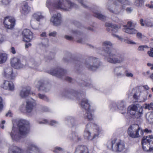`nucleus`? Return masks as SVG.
Returning a JSON list of instances; mask_svg holds the SVG:
<instances>
[{"mask_svg":"<svg viewBox=\"0 0 153 153\" xmlns=\"http://www.w3.org/2000/svg\"><path fill=\"white\" fill-rule=\"evenodd\" d=\"M61 95L62 97L71 100H74L75 98L78 100V97H80L79 99L83 98L81 101V105L82 108L85 110L83 117L88 121H91L93 119V116L90 112V105L88 101L85 98H83L85 95V92H82L79 93L71 89L64 91Z\"/></svg>","mask_w":153,"mask_h":153,"instance_id":"nucleus-1","label":"nucleus"},{"mask_svg":"<svg viewBox=\"0 0 153 153\" xmlns=\"http://www.w3.org/2000/svg\"><path fill=\"white\" fill-rule=\"evenodd\" d=\"M102 55L108 62L112 64H121L125 60L124 54L120 53L119 51L115 49L111 48L108 46H112L113 44L110 41H106L102 43Z\"/></svg>","mask_w":153,"mask_h":153,"instance_id":"nucleus-2","label":"nucleus"},{"mask_svg":"<svg viewBox=\"0 0 153 153\" xmlns=\"http://www.w3.org/2000/svg\"><path fill=\"white\" fill-rule=\"evenodd\" d=\"M17 124V128L13 123L11 131L9 133L13 141L19 142L29 133V123L27 120L22 119L18 120Z\"/></svg>","mask_w":153,"mask_h":153,"instance_id":"nucleus-3","label":"nucleus"},{"mask_svg":"<svg viewBox=\"0 0 153 153\" xmlns=\"http://www.w3.org/2000/svg\"><path fill=\"white\" fill-rule=\"evenodd\" d=\"M46 5L49 8L52 6L55 9L65 11H69L73 7H78L77 4L71 2L70 0H53L52 2L47 1Z\"/></svg>","mask_w":153,"mask_h":153,"instance_id":"nucleus-4","label":"nucleus"},{"mask_svg":"<svg viewBox=\"0 0 153 153\" xmlns=\"http://www.w3.org/2000/svg\"><path fill=\"white\" fill-rule=\"evenodd\" d=\"M101 130V128L92 123H88L86 126L84 131V137L86 139L91 140L98 137L99 133Z\"/></svg>","mask_w":153,"mask_h":153,"instance_id":"nucleus-5","label":"nucleus"},{"mask_svg":"<svg viewBox=\"0 0 153 153\" xmlns=\"http://www.w3.org/2000/svg\"><path fill=\"white\" fill-rule=\"evenodd\" d=\"M84 65L85 67L89 70L94 71L100 67L102 63L99 59L91 56L85 59Z\"/></svg>","mask_w":153,"mask_h":153,"instance_id":"nucleus-6","label":"nucleus"},{"mask_svg":"<svg viewBox=\"0 0 153 153\" xmlns=\"http://www.w3.org/2000/svg\"><path fill=\"white\" fill-rule=\"evenodd\" d=\"M117 140L114 139L108 141L107 143V147L111 151L117 153L121 152L125 149L124 143L123 142H116Z\"/></svg>","mask_w":153,"mask_h":153,"instance_id":"nucleus-7","label":"nucleus"},{"mask_svg":"<svg viewBox=\"0 0 153 153\" xmlns=\"http://www.w3.org/2000/svg\"><path fill=\"white\" fill-rule=\"evenodd\" d=\"M143 89V87L140 86L133 89L134 93L133 95V98L136 100L135 102H142L146 100L147 93L146 91H144L142 92V91Z\"/></svg>","mask_w":153,"mask_h":153,"instance_id":"nucleus-8","label":"nucleus"},{"mask_svg":"<svg viewBox=\"0 0 153 153\" xmlns=\"http://www.w3.org/2000/svg\"><path fill=\"white\" fill-rule=\"evenodd\" d=\"M128 133L130 137L136 138L143 135V131L138 125L133 124L128 128Z\"/></svg>","mask_w":153,"mask_h":153,"instance_id":"nucleus-9","label":"nucleus"},{"mask_svg":"<svg viewBox=\"0 0 153 153\" xmlns=\"http://www.w3.org/2000/svg\"><path fill=\"white\" fill-rule=\"evenodd\" d=\"M143 149L146 152L153 151V136L152 135L144 136L142 140Z\"/></svg>","mask_w":153,"mask_h":153,"instance_id":"nucleus-10","label":"nucleus"},{"mask_svg":"<svg viewBox=\"0 0 153 153\" xmlns=\"http://www.w3.org/2000/svg\"><path fill=\"white\" fill-rule=\"evenodd\" d=\"M143 109L141 107L138 110V108L136 105L130 106L128 108V112L131 115L132 117L136 119H138L142 116Z\"/></svg>","mask_w":153,"mask_h":153,"instance_id":"nucleus-11","label":"nucleus"},{"mask_svg":"<svg viewBox=\"0 0 153 153\" xmlns=\"http://www.w3.org/2000/svg\"><path fill=\"white\" fill-rule=\"evenodd\" d=\"M107 6L110 12L117 14L120 13L125 8V7L123 5L116 1L114 2L113 4L110 5L108 4Z\"/></svg>","mask_w":153,"mask_h":153,"instance_id":"nucleus-12","label":"nucleus"},{"mask_svg":"<svg viewBox=\"0 0 153 153\" xmlns=\"http://www.w3.org/2000/svg\"><path fill=\"white\" fill-rule=\"evenodd\" d=\"M66 72V70H64L62 68L58 67L56 68L51 69L48 71V73L51 75L61 78Z\"/></svg>","mask_w":153,"mask_h":153,"instance_id":"nucleus-13","label":"nucleus"},{"mask_svg":"<svg viewBox=\"0 0 153 153\" xmlns=\"http://www.w3.org/2000/svg\"><path fill=\"white\" fill-rule=\"evenodd\" d=\"M3 23L6 28L11 29L15 25V19L14 18L6 17L4 19Z\"/></svg>","mask_w":153,"mask_h":153,"instance_id":"nucleus-14","label":"nucleus"},{"mask_svg":"<svg viewBox=\"0 0 153 153\" xmlns=\"http://www.w3.org/2000/svg\"><path fill=\"white\" fill-rule=\"evenodd\" d=\"M11 66L15 69H18L25 67V65L22 63L20 59L16 57L11 59L10 61Z\"/></svg>","mask_w":153,"mask_h":153,"instance_id":"nucleus-15","label":"nucleus"},{"mask_svg":"<svg viewBox=\"0 0 153 153\" xmlns=\"http://www.w3.org/2000/svg\"><path fill=\"white\" fill-rule=\"evenodd\" d=\"M23 41L28 42H30L33 38L32 33L28 29H25L22 32Z\"/></svg>","mask_w":153,"mask_h":153,"instance_id":"nucleus-16","label":"nucleus"},{"mask_svg":"<svg viewBox=\"0 0 153 153\" xmlns=\"http://www.w3.org/2000/svg\"><path fill=\"white\" fill-rule=\"evenodd\" d=\"M100 8L98 7L95 6L92 10L93 12L94 13L95 17L102 21H105L106 19V17L100 13Z\"/></svg>","mask_w":153,"mask_h":153,"instance_id":"nucleus-17","label":"nucleus"},{"mask_svg":"<svg viewBox=\"0 0 153 153\" xmlns=\"http://www.w3.org/2000/svg\"><path fill=\"white\" fill-rule=\"evenodd\" d=\"M36 87L38 90L43 91L46 92L48 91L50 89V85L49 84H45L42 80H40L38 81L36 85Z\"/></svg>","mask_w":153,"mask_h":153,"instance_id":"nucleus-18","label":"nucleus"},{"mask_svg":"<svg viewBox=\"0 0 153 153\" xmlns=\"http://www.w3.org/2000/svg\"><path fill=\"white\" fill-rule=\"evenodd\" d=\"M132 26V23L131 22H128L127 23V25L124 26V27L126 28L123 29V31L129 34H135L137 32V30L133 28H131Z\"/></svg>","mask_w":153,"mask_h":153,"instance_id":"nucleus-19","label":"nucleus"},{"mask_svg":"<svg viewBox=\"0 0 153 153\" xmlns=\"http://www.w3.org/2000/svg\"><path fill=\"white\" fill-rule=\"evenodd\" d=\"M36 105V101L30 98L27 100L26 105V109L27 112L28 113L31 112Z\"/></svg>","mask_w":153,"mask_h":153,"instance_id":"nucleus-20","label":"nucleus"},{"mask_svg":"<svg viewBox=\"0 0 153 153\" xmlns=\"http://www.w3.org/2000/svg\"><path fill=\"white\" fill-rule=\"evenodd\" d=\"M61 16L60 13H57L51 17V22L54 26H57L61 22Z\"/></svg>","mask_w":153,"mask_h":153,"instance_id":"nucleus-21","label":"nucleus"},{"mask_svg":"<svg viewBox=\"0 0 153 153\" xmlns=\"http://www.w3.org/2000/svg\"><path fill=\"white\" fill-rule=\"evenodd\" d=\"M3 75L4 77L9 79H13L15 77V76L13 73V69L10 67L4 69Z\"/></svg>","mask_w":153,"mask_h":153,"instance_id":"nucleus-22","label":"nucleus"},{"mask_svg":"<svg viewBox=\"0 0 153 153\" xmlns=\"http://www.w3.org/2000/svg\"><path fill=\"white\" fill-rule=\"evenodd\" d=\"M125 70L122 66H119L114 68L113 72L117 76L123 77L125 76Z\"/></svg>","mask_w":153,"mask_h":153,"instance_id":"nucleus-23","label":"nucleus"},{"mask_svg":"<svg viewBox=\"0 0 153 153\" xmlns=\"http://www.w3.org/2000/svg\"><path fill=\"white\" fill-rule=\"evenodd\" d=\"M26 153H39L40 149L33 143L30 144L27 147Z\"/></svg>","mask_w":153,"mask_h":153,"instance_id":"nucleus-24","label":"nucleus"},{"mask_svg":"<svg viewBox=\"0 0 153 153\" xmlns=\"http://www.w3.org/2000/svg\"><path fill=\"white\" fill-rule=\"evenodd\" d=\"M1 87L5 89L11 91L14 90V86L13 83L8 81L4 80L1 85Z\"/></svg>","mask_w":153,"mask_h":153,"instance_id":"nucleus-25","label":"nucleus"},{"mask_svg":"<svg viewBox=\"0 0 153 153\" xmlns=\"http://www.w3.org/2000/svg\"><path fill=\"white\" fill-rule=\"evenodd\" d=\"M74 153H90L89 150L86 146L79 145L76 148Z\"/></svg>","mask_w":153,"mask_h":153,"instance_id":"nucleus-26","label":"nucleus"},{"mask_svg":"<svg viewBox=\"0 0 153 153\" xmlns=\"http://www.w3.org/2000/svg\"><path fill=\"white\" fill-rule=\"evenodd\" d=\"M40 64V62H37L34 59H31L27 64L25 65V68H36Z\"/></svg>","mask_w":153,"mask_h":153,"instance_id":"nucleus-27","label":"nucleus"},{"mask_svg":"<svg viewBox=\"0 0 153 153\" xmlns=\"http://www.w3.org/2000/svg\"><path fill=\"white\" fill-rule=\"evenodd\" d=\"M117 108L122 114H124L126 113V108L124 101L122 100L117 102Z\"/></svg>","mask_w":153,"mask_h":153,"instance_id":"nucleus-28","label":"nucleus"},{"mask_svg":"<svg viewBox=\"0 0 153 153\" xmlns=\"http://www.w3.org/2000/svg\"><path fill=\"white\" fill-rule=\"evenodd\" d=\"M21 149L15 146H11L9 148L8 153H22Z\"/></svg>","mask_w":153,"mask_h":153,"instance_id":"nucleus-29","label":"nucleus"},{"mask_svg":"<svg viewBox=\"0 0 153 153\" xmlns=\"http://www.w3.org/2000/svg\"><path fill=\"white\" fill-rule=\"evenodd\" d=\"M31 11V7L27 3H24L22 7V13L24 15H26Z\"/></svg>","mask_w":153,"mask_h":153,"instance_id":"nucleus-30","label":"nucleus"},{"mask_svg":"<svg viewBox=\"0 0 153 153\" xmlns=\"http://www.w3.org/2000/svg\"><path fill=\"white\" fill-rule=\"evenodd\" d=\"M30 90L26 88H24L20 93V96L22 98H25L29 94Z\"/></svg>","mask_w":153,"mask_h":153,"instance_id":"nucleus-31","label":"nucleus"},{"mask_svg":"<svg viewBox=\"0 0 153 153\" xmlns=\"http://www.w3.org/2000/svg\"><path fill=\"white\" fill-rule=\"evenodd\" d=\"M33 17L34 19L39 22L44 19V16L39 12L34 13L33 15Z\"/></svg>","mask_w":153,"mask_h":153,"instance_id":"nucleus-32","label":"nucleus"},{"mask_svg":"<svg viewBox=\"0 0 153 153\" xmlns=\"http://www.w3.org/2000/svg\"><path fill=\"white\" fill-rule=\"evenodd\" d=\"M7 55L5 53H0V64L5 62L7 60Z\"/></svg>","mask_w":153,"mask_h":153,"instance_id":"nucleus-33","label":"nucleus"},{"mask_svg":"<svg viewBox=\"0 0 153 153\" xmlns=\"http://www.w3.org/2000/svg\"><path fill=\"white\" fill-rule=\"evenodd\" d=\"M134 4L138 7H141L144 6V0H135Z\"/></svg>","mask_w":153,"mask_h":153,"instance_id":"nucleus-34","label":"nucleus"},{"mask_svg":"<svg viewBox=\"0 0 153 153\" xmlns=\"http://www.w3.org/2000/svg\"><path fill=\"white\" fill-rule=\"evenodd\" d=\"M77 134L76 133L72 132L69 134L68 137L71 140H76Z\"/></svg>","mask_w":153,"mask_h":153,"instance_id":"nucleus-35","label":"nucleus"},{"mask_svg":"<svg viewBox=\"0 0 153 153\" xmlns=\"http://www.w3.org/2000/svg\"><path fill=\"white\" fill-rule=\"evenodd\" d=\"M77 1L83 7L85 8L88 7L87 2L86 0H77Z\"/></svg>","mask_w":153,"mask_h":153,"instance_id":"nucleus-36","label":"nucleus"},{"mask_svg":"<svg viewBox=\"0 0 153 153\" xmlns=\"http://www.w3.org/2000/svg\"><path fill=\"white\" fill-rule=\"evenodd\" d=\"M38 97L40 99L45 101H48L49 100L48 98L44 94H38Z\"/></svg>","mask_w":153,"mask_h":153,"instance_id":"nucleus-37","label":"nucleus"},{"mask_svg":"<svg viewBox=\"0 0 153 153\" xmlns=\"http://www.w3.org/2000/svg\"><path fill=\"white\" fill-rule=\"evenodd\" d=\"M120 27L116 25H113L112 26L111 30L113 33H116L117 32L118 28H120Z\"/></svg>","mask_w":153,"mask_h":153,"instance_id":"nucleus-38","label":"nucleus"},{"mask_svg":"<svg viewBox=\"0 0 153 153\" xmlns=\"http://www.w3.org/2000/svg\"><path fill=\"white\" fill-rule=\"evenodd\" d=\"M48 39L47 38H45L42 39L41 43L43 46L46 47L48 45Z\"/></svg>","mask_w":153,"mask_h":153,"instance_id":"nucleus-39","label":"nucleus"},{"mask_svg":"<svg viewBox=\"0 0 153 153\" xmlns=\"http://www.w3.org/2000/svg\"><path fill=\"white\" fill-rule=\"evenodd\" d=\"M83 83V85L86 86L90 88H94V85L93 84L91 83H87L85 82H81V84Z\"/></svg>","mask_w":153,"mask_h":153,"instance_id":"nucleus-40","label":"nucleus"},{"mask_svg":"<svg viewBox=\"0 0 153 153\" xmlns=\"http://www.w3.org/2000/svg\"><path fill=\"white\" fill-rule=\"evenodd\" d=\"M111 109L112 110H115L117 108V102H113L110 105Z\"/></svg>","mask_w":153,"mask_h":153,"instance_id":"nucleus-41","label":"nucleus"},{"mask_svg":"<svg viewBox=\"0 0 153 153\" xmlns=\"http://www.w3.org/2000/svg\"><path fill=\"white\" fill-rule=\"evenodd\" d=\"M148 47L146 45H142L139 46L137 50L138 51H144L145 48H147Z\"/></svg>","mask_w":153,"mask_h":153,"instance_id":"nucleus-42","label":"nucleus"},{"mask_svg":"<svg viewBox=\"0 0 153 153\" xmlns=\"http://www.w3.org/2000/svg\"><path fill=\"white\" fill-rule=\"evenodd\" d=\"M145 24L147 27H152L153 26V21H145Z\"/></svg>","mask_w":153,"mask_h":153,"instance_id":"nucleus-43","label":"nucleus"},{"mask_svg":"<svg viewBox=\"0 0 153 153\" xmlns=\"http://www.w3.org/2000/svg\"><path fill=\"white\" fill-rule=\"evenodd\" d=\"M82 65L80 62L78 61L76 66V68L77 70H80L82 68Z\"/></svg>","mask_w":153,"mask_h":153,"instance_id":"nucleus-44","label":"nucleus"},{"mask_svg":"<svg viewBox=\"0 0 153 153\" xmlns=\"http://www.w3.org/2000/svg\"><path fill=\"white\" fill-rule=\"evenodd\" d=\"M153 103H151L150 104L146 105L145 107V108L146 109H148L149 110H152L153 109Z\"/></svg>","mask_w":153,"mask_h":153,"instance_id":"nucleus-45","label":"nucleus"},{"mask_svg":"<svg viewBox=\"0 0 153 153\" xmlns=\"http://www.w3.org/2000/svg\"><path fill=\"white\" fill-rule=\"evenodd\" d=\"M64 151V149L60 147H56L53 150V152L55 153H57L59 151Z\"/></svg>","mask_w":153,"mask_h":153,"instance_id":"nucleus-46","label":"nucleus"},{"mask_svg":"<svg viewBox=\"0 0 153 153\" xmlns=\"http://www.w3.org/2000/svg\"><path fill=\"white\" fill-rule=\"evenodd\" d=\"M125 75L126 76L128 77H132L133 76V74L132 73L128 72L126 70H125Z\"/></svg>","mask_w":153,"mask_h":153,"instance_id":"nucleus-47","label":"nucleus"},{"mask_svg":"<svg viewBox=\"0 0 153 153\" xmlns=\"http://www.w3.org/2000/svg\"><path fill=\"white\" fill-rule=\"evenodd\" d=\"M11 0H2V2L4 5H8L11 2Z\"/></svg>","mask_w":153,"mask_h":153,"instance_id":"nucleus-48","label":"nucleus"},{"mask_svg":"<svg viewBox=\"0 0 153 153\" xmlns=\"http://www.w3.org/2000/svg\"><path fill=\"white\" fill-rule=\"evenodd\" d=\"M59 124V123L54 120H52L51 122L50 125L52 126H56Z\"/></svg>","mask_w":153,"mask_h":153,"instance_id":"nucleus-49","label":"nucleus"},{"mask_svg":"<svg viewBox=\"0 0 153 153\" xmlns=\"http://www.w3.org/2000/svg\"><path fill=\"white\" fill-rule=\"evenodd\" d=\"M148 54L150 56L153 57V48H151L150 50L148 51Z\"/></svg>","mask_w":153,"mask_h":153,"instance_id":"nucleus-50","label":"nucleus"},{"mask_svg":"<svg viewBox=\"0 0 153 153\" xmlns=\"http://www.w3.org/2000/svg\"><path fill=\"white\" fill-rule=\"evenodd\" d=\"M65 79L66 80L71 82H73L74 80L71 77L68 76L65 77Z\"/></svg>","mask_w":153,"mask_h":153,"instance_id":"nucleus-51","label":"nucleus"},{"mask_svg":"<svg viewBox=\"0 0 153 153\" xmlns=\"http://www.w3.org/2000/svg\"><path fill=\"white\" fill-rule=\"evenodd\" d=\"M3 104L2 103V99L0 97V112L2 110L3 108Z\"/></svg>","mask_w":153,"mask_h":153,"instance_id":"nucleus-52","label":"nucleus"},{"mask_svg":"<svg viewBox=\"0 0 153 153\" xmlns=\"http://www.w3.org/2000/svg\"><path fill=\"white\" fill-rule=\"evenodd\" d=\"M5 36L0 34V44L4 40Z\"/></svg>","mask_w":153,"mask_h":153,"instance_id":"nucleus-53","label":"nucleus"},{"mask_svg":"<svg viewBox=\"0 0 153 153\" xmlns=\"http://www.w3.org/2000/svg\"><path fill=\"white\" fill-rule=\"evenodd\" d=\"M142 87H143V90L142 91V92H143L144 91H146L144 89L146 90H148L149 89V87L147 85H145L143 86H141Z\"/></svg>","mask_w":153,"mask_h":153,"instance_id":"nucleus-54","label":"nucleus"},{"mask_svg":"<svg viewBox=\"0 0 153 153\" xmlns=\"http://www.w3.org/2000/svg\"><path fill=\"white\" fill-rule=\"evenodd\" d=\"M137 36L139 39H141L142 38V34L141 33H140L138 32L137 31Z\"/></svg>","mask_w":153,"mask_h":153,"instance_id":"nucleus-55","label":"nucleus"},{"mask_svg":"<svg viewBox=\"0 0 153 153\" xmlns=\"http://www.w3.org/2000/svg\"><path fill=\"white\" fill-rule=\"evenodd\" d=\"M57 33L56 31H53V32L49 34V36H50L55 37Z\"/></svg>","mask_w":153,"mask_h":153,"instance_id":"nucleus-56","label":"nucleus"},{"mask_svg":"<svg viewBox=\"0 0 153 153\" xmlns=\"http://www.w3.org/2000/svg\"><path fill=\"white\" fill-rule=\"evenodd\" d=\"M126 42L128 44H135V43L134 42H133L131 40L127 39L125 40Z\"/></svg>","mask_w":153,"mask_h":153,"instance_id":"nucleus-57","label":"nucleus"},{"mask_svg":"<svg viewBox=\"0 0 153 153\" xmlns=\"http://www.w3.org/2000/svg\"><path fill=\"white\" fill-rule=\"evenodd\" d=\"M65 38L67 39L70 40H72L73 39V38L72 36H69L66 35L65 36Z\"/></svg>","mask_w":153,"mask_h":153,"instance_id":"nucleus-58","label":"nucleus"},{"mask_svg":"<svg viewBox=\"0 0 153 153\" xmlns=\"http://www.w3.org/2000/svg\"><path fill=\"white\" fill-rule=\"evenodd\" d=\"M73 33L74 34L80 35L81 34V33L79 31L77 30H74L72 31Z\"/></svg>","mask_w":153,"mask_h":153,"instance_id":"nucleus-59","label":"nucleus"},{"mask_svg":"<svg viewBox=\"0 0 153 153\" xmlns=\"http://www.w3.org/2000/svg\"><path fill=\"white\" fill-rule=\"evenodd\" d=\"M113 25H112L111 23H106L105 24V25L106 27H108L112 28V26Z\"/></svg>","mask_w":153,"mask_h":153,"instance_id":"nucleus-60","label":"nucleus"},{"mask_svg":"<svg viewBox=\"0 0 153 153\" xmlns=\"http://www.w3.org/2000/svg\"><path fill=\"white\" fill-rule=\"evenodd\" d=\"M11 53L13 54H15L16 53V51L14 47H12L11 48Z\"/></svg>","mask_w":153,"mask_h":153,"instance_id":"nucleus-61","label":"nucleus"},{"mask_svg":"<svg viewBox=\"0 0 153 153\" xmlns=\"http://www.w3.org/2000/svg\"><path fill=\"white\" fill-rule=\"evenodd\" d=\"M82 138L80 137L78 135V134H77L76 135V140H75V141H79L81 140Z\"/></svg>","mask_w":153,"mask_h":153,"instance_id":"nucleus-62","label":"nucleus"},{"mask_svg":"<svg viewBox=\"0 0 153 153\" xmlns=\"http://www.w3.org/2000/svg\"><path fill=\"white\" fill-rule=\"evenodd\" d=\"M6 116L11 117L12 116V114L10 111H9L6 114Z\"/></svg>","mask_w":153,"mask_h":153,"instance_id":"nucleus-63","label":"nucleus"},{"mask_svg":"<svg viewBox=\"0 0 153 153\" xmlns=\"http://www.w3.org/2000/svg\"><path fill=\"white\" fill-rule=\"evenodd\" d=\"M126 10L128 12L130 13L132 11V9L131 7H127L126 8Z\"/></svg>","mask_w":153,"mask_h":153,"instance_id":"nucleus-64","label":"nucleus"}]
</instances>
